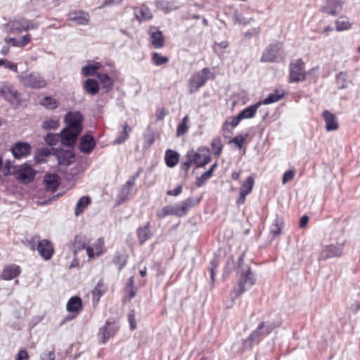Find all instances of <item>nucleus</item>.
Returning a JSON list of instances; mask_svg holds the SVG:
<instances>
[{
  "label": "nucleus",
  "instance_id": "nucleus-15",
  "mask_svg": "<svg viewBox=\"0 0 360 360\" xmlns=\"http://www.w3.org/2000/svg\"><path fill=\"white\" fill-rule=\"evenodd\" d=\"M139 176V172H136L127 181V183L122 187L120 193L118 194V204H121L126 201L131 192V188L135 184V181Z\"/></svg>",
  "mask_w": 360,
  "mask_h": 360
},
{
  "label": "nucleus",
  "instance_id": "nucleus-4",
  "mask_svg": "<svg viewBox=\"0 0 360 360\" xmlns=\"http://www.w3.org/2000/svg\"><path fill=\"white\" fill-rule=\"evenodd\" d=\"M20 83L25 87L40 89L46 86L43 77L38 72H23L17 76Z\"/></svg>",
  "mask_w": 360,
  "mask_h": 360
},
{
  "label": "nucleus",
  "instance_id": "nucleus-45",
  "mask_svg": "<svg viewBox=\"0 0 360 360\" xmlns=\"http://www.w3.org/2000/svg\"><path fill=\"white\" fill-rule=\"evenodd\" d=\"M59 126V121L55 119H47L43 121L41 127L46 130L55 129Z\"/></svg>",
  "mask_w": 360,
  "mask_h": 360
},
{
  "label": "nucleus",
  "instance_id": "nucleus-57",
  "mask_svg": "<svg viewBox=\"0 0 360 360\" xmlns=\"http://www.w3.org/2000/svg\"><path fill=\"white\" fill-rule=\"evenodd\" d=\"M23 23L25 27V31H27L30 30H35L39 27V25L37 23L32 22L25 19H23Z\"/></svg>",
  "mask_w": 360,
  "mask_h": 360
},
{
  "label": "nucleus",
  "instance_id": "nucleus-49",
  "mask_svg": "<svg viewBox=\"0 0 360 360\" xmlns=\"http://www.w3.org/2000/svg\"><path fill=\"white\" fill-rule=\"evenodd\" d=\"M212 176L211 171H207L200 176L197 178L196 185L200 187L204 185L205 182Z\"/></svg>",
  "mask_w": 360,
  "mask_h": 360
},
{
  "label": "nucleus",
  "instance_id": "nucleus-43",
  "mask_svg": "<svg viewBox=\"0 0 360 360\" xmlns=\"http://www.w3.org/2000/svg\"><path fill=\"white\" fill-rule=\"evenodd\" d=\"M336 30L338 32L346 30L350 27L349 20L345 17H340L335 21Z\"/></svg>",
  "mask_w": 360,
  "mask_h": 360
},
{
  "label": "nucleus",
  "instance_id": "nucleus-33",
  "mask_svg": "<svg viewBox=\"0 0 360 360\" xmlns=\"http://www.w3.org/2000/svg\"><path fill=\"white\" fill-rule=\"evenodd\" d=\"M90 203L91 199L89 196H82V198H80L78 202H77L75 209V216L78 217L79 215H80Z\"/></svg>",
  "mask_w": 360,
  "mask_h": 360
},
{
  "label": "nucleus",
  "instance_id": "nucleus-55",
  "mask_svg": "<svg viewBox=\"0 0 360 360\" xmlns=\"http://www.w3.org/2000/svg\"><path fill=\"white\" fill-rule=\"evenodd\" d=\"M31 40V35L26 34L22 36L18 39V44H17V47H22L27 44Z\"/></svg>",
  "mask_w": 360,
  "mask_h": 360
},
{
  "label": "nucleus",
  "instance_id": "nucleus-41",
  "mask_svg": "<svg viewBox=\"0 0 360 360\" xmlns=\"http://www.w3.org/2000/svg\"><path fill=\"white\" fill-rule=\"evenodd\" d=\"M336 84L340 89H345L347 86L348 81L347 74L344 72H340L336 76Z\"/></svg>",
  "mask_w": 360,
  "mask_h": 360
},
{
  "label": "nucleus",
  "instance_id": "nucleus-6",
  "mask_svg": "<svg viewBox=\"0 0 360 360\" xmlns=\"http://www.w3.org/2000/svg\"><path fill=\"white\" fill-rule=\"evenodd\" d=\"M36 244H37L39 254L46 260L51 259L53 253L51 242L46 239L39 240V237L36 236L32 237L29 242L30 248L34 250Z\"/></svg>",
  "mask_w": 360,
  "mask_h": 360
},
{
  "label": "nucleus",
  "instance_id": "nucleus-59",
  "mask_svg": "<svg viewBox=\"0 0 360 360\" xmlns=\"http://www.w3.org/2000/svg\"><path fill=\"white\" fill-rule=\"evenodd\" d=\"M260 333L259 332H257L256 330H254L245 342V345H248L249 346H251L253 341H255L259 336H260Z\"/></svg>",
  "mask_w": 360,
  "mask_h": 360
},
{
  "label": "nucleus",
  "instance_id": "nucleus-36",
  "mask_svg": "<svg viewBox=\"0 0 360 360\" xmlns=\"http://www.w3.org/2000/svg\"><path fill=\"white\" fill-rule=\"evenodd\" d=\"M131 129L128 126L127 124H125L123 126L122 131L118 134L117 137L113 141L114 145H119L124 143L128 138L129 134L130 133Z\"/></svg>",
  "mask_w": 360,
  "mask_h": 360
},
{
  "label": "nucleus",
  "instance_id": "nucleus-22",
  "mask_svg": "<svg viewBox=\"0 0 360 360\" xmlns=\"http://www.w3.org/2000/svg\"><path fill=\"white\" fill-rule=\"evenodd\" d=\"M104 242L103 239L96 240L91 246L86 248V253L89 258L101 255L103 252Z\"/></svg>",
  "mask_w": 360,
  "mask_h": 360
},
{
  "label": "nucleus",
  "instance_id": "nucleus-12",
  "mask_svg": "<svg viewBox=\"0 0 360 360\" xmlns=\"http://www.w3.org/2000/svg\"><path fill=\"white\" fill-rule=\"evenodd\" d=\"M35 175V170L30 165L27 164L21 165L15 172L18 180L24 184L31 182L34 179Z\"/></svg>",
  "mask_w": 360,
  "mask_h": 360
},
{
  "label": "nucleus",
  "instance_id": "nucleus-58",
  "mask_svg": "<svg viewBox=\"0 0 360 360\" xmlns=\"http://www.w3.org/2000/svg\"><path fill=\"white\" fill-rule=\"evenodd\" d=\"M260 333L259 332H257L256 330H254L245 342V345H248L249 346H251L253 341H255L259 336H260Z\"/></svg>",
  "mask_w": 360,
  "mask_h": 360
},
{
  "label": "nucleus",
  "instance_id": "nucleus-34",
  "mask_svg": "<svg viewBox=\"0 0 360 360\" xmlns=\"http://www.w3.org/2000/svg\"><path fill=\"white\" fill-rule=\"evenodd\" d=\"M82 300L78 297H71L67 303V310L70 312H78L82 309Z\"/></svg>",
  "mask_w": 360,
  "mask_h": 360
},
{
  "label": "nucleus",
  "instance_id": "nucleus-50",
  "mask_svg": "<svg viewBox=\"0 0 360 360\" xmlns=\"http://www.w3.org/2000/svg\"><path fill=\"white\" fill-rule=\"evenodd\" d=\"M218 264H219L218 262L217 261V259L215 258L212 259L210 262V266L209 267V271L210 273V278H211L212 283H214V282L215 281V279H214L215 269H217Z\"/></svg>",
  "mask_w": 360,
  "mask_h": 360
},
{
  "label": "nucleus",
  "instance_id": "nucleus-19",
  "mask_svg": "<svg viewBox=\"0 0 360 360\" xmlns=\"http://www.w3.org/2000/svg\"><path fill=\"white\" fill-rule=\"evenodd\" d=\"M96 141L91 135H84L81 137L79 143L80 150L85 153L89 154L95 148Z\"/></svg>",
  "mask_w": 360,
  "mask_h": 360
},
{
  "label": "nucleus",
  "instance_id": "nucleus-16",
  "mask_svg": "<svg viewBox=\"0 0 360 360\" xmlns=\"http://www.w3.org/2000/svg\"><path fill=\"white\" fill-rule=\"evenodd\" d=\"M255 180L252 176H249L244 181L240 188V194L237 200L238 205H243L245 203L246 196L252 192Z\"/></svg>",
  "mask_w": 360,
  "mask_h": 360
},
{
  "label": "nucleus",
  "instance_id": "nucleus-37",
  "mask_svg": "<svg viewBox=\"0 0 360 360\" xmlns=\"http://www.w3.org/2000/svg\"><path fill=\"white\" fill-rule=\"evenodd\" d=\"M280 323L277 324L262 322L256 329L257 332H259L261 335L269 334L274 328L279 326Z\"/></svg>",
  "mask_w": 360,
  "mask_h": 360
},
{
  "label": "nucleus",
  "instance_id": "nucleus-24",
  "mask_svg": "<svg viewBox=\"0 0 360 360\" xmlns=\"http://www.w3.org/2000/svg\"><path fill=\"white\" fill-rule=\"evenodd\" d=\"M323 116L326 122V129L327 131H334L338 128L337 118L334 114L328 110L323 112Z\"/></svg>",
  "mask_w": 360,
  "mask_h": 360
},
{
  "label": "nucleus",
  "instance_id": "nucleus-53",
  "mask_svg": "<svg viewBox=\"0 0 360 360\" xmlns=\"http://www.w3.org/2000/svg\"><path fill=\"white\" fill-rule=\"evenodd\" d=\"M56 355L53 350L45 351L40 355V360H55Z\"/></svg>",
  "mask_w": 360,
  "mask_h": 360
},
{
  "label": "nucleus",
  "instance_id": "nucleus-44",
  "mask_svg": "<svg viewBox=\"0 0 360 360\" xmlns=\"http://www.w3.org/2000/svg\"><path fill=\"white\" fill-rule=\"evenodd\" d=\"M40 103L48 109L53 110L58 107V103L56 99L51 96L44 97Z\"/></svg>",
  "mask_w": 360,
  "mask_h": 360
},
{
  "label": "nucleus",
  "instance_id": "nucleus-48",
  "mask_svg": "<svg viewBox=\"0 0 360 360\" xmlns=\"http://www.w3.org/2000/svg\"><path fill=\"white\" fill-rule=\"evenodd\" d=\"M4 65L7 69L13 71L15 72H18V67L16 64L6 60V59H0V66Z\"/></svg>",
  "mask_w": 360,
  "mask_h": 360
},
{
  "label": "nucleus",
  "instance_id": "nucleus-35",
  "mask_svg": "<svg viewBox=\"0 0 360 360\" xmlns=\"http://www.w3.org/2000/svg\"><path fill=\"white\" fill-rule=\"evenodd\" d=\"M262 103H257L256 104L248 106L242 110L238 115L241 117V119H249L252 118L255 116L257 110L261 105Z\"/></svg>",
  "mask_w": 360,
  "mask_h": 360
},
{
  "label": "nucleus",
  "instance_id": "nucleus-27",
  "mask_svg": "<svg viewBox=\"0 0 360 360\" xmlns=\"http://www.w3.org/2000/svg\"><path fill=\"white\" fill-rule=\"evenodd\" d=\"M59 165L68 166L75 161V156L70 151H60L57 155Z\"/></svg>",
  "mask_w": 360,
  "mask_h": 360
},
{
  "label": "nucleus",
  "instance_id": "nucleus-28",
  "mask_svg": "<svg viewBox=\"0 0 360 360\" xmlns=\"http://www.w3.org/2000/svg\"><path fill=\"white\" fill-rule=\"evenodd\" d=\"M150 222H147L143 227H140L137 229V235L141 245L144 243L152 236V232L150 230Z\"/></svg>",
  "mask_w": 360,
  "mask_h": 360
},
{
  "label": "nucleus",
  "instance_id": "nucleus-21",
  "mask_svg": "<svg viewBox=\"0 0 360 360\" xmlns=\"http://www.w3.org/2000/svg\"><path fill=\"white\" fill-rule=\"evenodd\" d=\"M6 33L18 34L25 31L23 19H16L4 25Z\"/></svg>",
  "mask_w": 360,
  "mask_h": 360
},
{
  "label": "nucleus",
  "instance_id": "nucleus-29",
  "mask_svg": "<svg viewBox=\"0 0 360 360\" xmlns=\"http://www.w3.org/2000/svg\"><path fill=\"white\" fill-rule=\"evenodd\" d=\"M20 268L16 265L6 266L2 273V278L4 280H11L20 274Z\"/></svg>",
  "mask_w": 360,
  "mask_h": 360
},
{
  "label": "nucleus",
  "instance_id": "nucleus-39",
  "mask_svg": "<svg viewBox=\"0 0 360 360\" xmlns=\"http://www.w3.org/2000/svg\"><path fill=\"white\" fill-rule=\"evenodd\" d=\"M284 95L283 91H276L275 93L268 95V96L263 101L262 103L264 105L271 104L278 101Z\"/></svg>",
  "mask_w": 360,
  "mask_h": 360
},
{
  "label": "nucleus",
  "instance_id": "nucleus-40",
  "mask_svg": "<svg viewBox=\"0 0 360 360\" xmlns=\"http://www.w3.org/2000/svg\"><path fill=\"white\" fill-rule=\"evenodd\" d=\"M211 147L214 150V153L217 157H219L222 151L223 145L221 141L220 136H216L214 138L211 143Z\"/></svg>",
  "mask_w": 360,
  "mask_h": 360
},
{
  "label": "nucleus",
  "instance_id": "nucleus-25",
  "mask_svg": "<svg viewBox=\"0 0 360 360\" xmlns=\"http://www.w3.org/2000/svg\"><path fill=\"white\" fill-rule=\"evenodd\" d=\"M102 67L101 63L88 60L87 64L82 68V74L84 77L92 76Z\"/></svg>",
  "mask_w": 360,
  "mask_h": 360
},
{
  "label": "nucleus",
  "instance_id": "nucleus-2",
  "mask_svg": "<svg viewBox=\"0 0 360 360\" xmlns=\"http://www.w3.org/2000/svg\"><path fill=\"white\" fill-rule=\"evenodd\" d=\"M198 200H195L191 198H188L184 201L174 205H167L164 207L160 212L157 213V217L160 219L164 218L167 215H176L182 217L185 215L188 210L193 205L198 204Z\"/></svg>",
  "mask_w": 360,
  "mask_h": 360
},
{
  "label": "nucleus",
  "instance_id": "nucleus-5",
  "mask_svg": "<svg viewBox=\"0 0 360 360\" xmlns=\"http://www.w3.org/2000/svg\"><path fill=\"white\" fill-rule=\"evenodd\" d=\"M0 96L15 107L22 104L21 94L8 82H0Z\"/></svg>",
  "mask_w": 360,
  "mask_h": 360
},
{
  "label": "nucleus",
  "instance_id": "nucleus-17",
  "mask_svg": "<svg viewBox=\"0 0 360 360\" xmlns=\"http://www.w3.org/2000/svg\"><path fill=\"white\" fill-rule=\"evenodd\" d=\"M345 2V0H326L323 11L328 14L335 15L341 11Z\"/></svg>",
  "mask_w": 360,
  "mask_h": 360
},
{
  "label": "nucleus",
  "instance_id": "nucleus-9",
  "mask_svg": "<svg viewBox=\"0 0 360 360\" xmlns=\"http://www.w3.org/2000/svg\"><path fill=\"white\" fill-rule=\"evenodd\" d=\"M188 156L198 167H204L211 160L210 152L205 147H200L196 151L193 149L188 150Z\"/></svg>",
  "mask_w": 360,
  "mask_h": 360
},
{
  "label": "nucleus",
  "instance_id": "nucleus-18",
  "mask_svg": "<svg viewBox=\"0 0 360 360\" xmlns=\"http://www.w3.org/2000/svg\"><path fill=\"white\" fill-rule=\"evenodd\" d=\"M68 20L78 25H86L90 20L89 14L84 11H73L68 13Z\"/></svg>",
  "mask_w": 360,
  "mask_h": 360
},
{
  "label": "nucleus",
  "instance_id": "nucleus-38",
  "mask_svg": "<svg viewBox=\"0 0 360 360\" xmlns=\"http://www.w3.org/2000/svg\"><path fill=\"white\" fill-rule=\"evenodd\" d=\"M96 77L101 82L103 88L110 89L113 85V82L112 79L108 76V75L105 73H97Z\"/></svg>",
  "mask_w": 360,
  "mask_h": 360
},
{
  "label": "nucleus",
  "instance_id": "nucleus-60",
  "mask_svg": "<svg viewBox=\"0 0 360 360\" xmlns=\"http://www.w3.org/2000/svg\"><path fill=\"white\" fill-rule=\"evenodd\" d=\"M122 0H104L103 4L99 8H103L105 6L119 5L122 3Z\"/></svg>",
  "mask_w": 360,
  "mask_h": 360
},
{
  "label": "nucleus",
  "instance_id": "nucleus-51",
  "mask_svg": "<svg viewBox=\"0 0 360 360\" xmlns=\"http://www.w3.org/2000/svg\"><path fill=\"white\" fill-rule=\"evenodd\" d=\"M186 161L181 164V168L182 170H184L186 172L188 171L192 164H194V161L192 160V158L188 156V151L187 152L186 156Z\"/></svg>",
  "mask_w": 360,
  "mask_h": 360
},
{
  "label": "nucleus",
  "instance_id": "nucleus-62",
  "mask_svg": "<svg viewBox=\"0 0 360 360\" xmlns=\"http://www.w3.org/2000/svg\"><path fill=\"white\" fill-rule=\"evenodd\" d=\"M125 290L129 300L133 298L136 293V288L134 286H126Z\"/></svg>",
  "mask_w": 360,
  "mask_h": 360
},
{
  "label": "nucleus",
  "instance_id": "nucleus-56",
  "mask_svg": "<svg viewBox=\"0 0 360 360\" xmlns=\"http://www.w3.org/2000/svg\"><path fill=\"white\" fill-rule=\"evenodd\" d=\"M295 176V172L292 170L286 171L283 176L282 183L286 184L288 181L292 180Z\"/></svg>",
  "mask_w": 360,
  "mask_h": 360
},
{
  "label": "nucleus",
  "instance_id": "nucleus-26",
  "mask_svg": "<svg viewBox=\"0 0 360 360\" xmlns=\"http://www.w3.org/2000/svg\"><path fill=\"white\" fill-rule=\"evenodd\" d=\"M44 181L46 188L50 191H55L59 186V176L55 174H49L44 176Z\"/></svg>",
  "mask_w": 360,
  "mask_h": 360
},
{
  "label": "nucleus",
  "instance_id": "nucleus-30",
  "mask_svg": "<svg viewBox=\"0 0 360 360\" xmlns=\"http://www.w3.org/2000/svg\"><path fill=\"white\" fill-rule=\"evenodd\" d=\"M84 89L88 94L94 96L98 93L99 85L96 79L89 78L84 82Z\"/></svg>",
  "mask_w": 360,
  "mask_h": 360
},
{
  "label": "nucleus",
  "instance_id": "nucleus-54",
  "mask_svg": "<svg viewBox=\"0 0 360 360\" xmlns=\"http://www.w3.org/2000/svg\"><path fill=\"white\" fill-rule=\"evenodd\" d=\"M128 321L130 325L131 330H134L136 328L134 310H131L129 311L128 314Z\"/></svg>",
  "mask_w": 360,
  "mask_h": 360
},
{
  "label": "nucleus",
  "instance_id": "nucleus-3",
  "mask_svg": "<svg viewBox=\"0 0 360 360\" xmlns=\"http://www.w3.org/2000/svg\"><path fill=\"white\" fill-rule=\"evenodd\" d=\"M284 58L283 45L281 42L270 44L264 51L260 61L263 63H278Z\"/></svg>",
  "mask_w": 360,
  "mask_h": 360
},
{
  "label": "nucleus",
  "instance_id": "nucleus-47",
  "mask_svg": "<svg viewBox=\"0 0 360 360\" xmlns=\"http://www.w3.org/2000/svg\"><path fill=\"white\" fill-rule=\"evenodd\" d=\"M59 139L61 140V134L59 135L49 133L44 137V141L50 146L56 145Z\"/></svg>",
  "mask_w": 360,
  "mask_h": 360
},
{
  "label": "nucleus",
  "instance_id": "nucleus-42",
  "mask_svg": "<svg viewBox=\"0 0 360 360\" xmlns=\"http://www.w3.org/2000/svg\"><path fill=\"white\" fill-rule=\"evenodd\" d=\"M188 116H185L182 121L178 124L177 129H176V136H180L181 135H184L186 134L188 131Z\"/></svg>",
  "mask_w": 360,
  "mask_h": 360
},
{
  "label": "nucleus",
  "instance_id": "nucleus-13",
  "mask_svg": "<svg viewBox=\"0 0 360 360\" xmlns=\"http://www.w3.org/2000/svg\"><path fill=\"white\" fill-rule=\"evenodd\" d=\"M150 44L155 49H161L165 46V38L162 32L155 26H150L148 30Z\"/></svg>",
  "mask_w": 360,
  "mask_h": 360
},
{
  "label": "nucleus",
  "instance_id": "nucleus-52",
  "mask_svg": "<svg viewBox=\"0 0 360 360\" xmlns=\"http://www.w3.org/2000/svg\"><path fill=\"white\" fill-rule=\"evenodd\" d=\"M247 136L248 135H245V136H243V135H238L233 139H231L230 141V143H233L236 144L238 147V148H241L243 143L245 141Z\"/></svg>",
  "mask_w": 360,
  "mask_h": 360
},
{
  "label": "nucleus",
  "instance_id": "nucleus-63",
  "mask_svg": "<svg viewBox=\"0 0 360 360\" xmlns=\"http://www.w3.org/2000/svg\"><path fill=\"white\" fill-rule=\"evenodd\" d=\"M229 122L228 120H226L224 124H223V136L225 137V138H229L231 136V131L230 129H229Z\"/></svg>",
  "mask_w": 360,
  "mask_h": 360
},
{
  "label": "nucleus",
  "instance_id": "nucleus-64",
  "mask_svg": "<svg viewBox=\"0 0 360 360\" xmlns=\"http://www.w3.org/2000/svg\"><path fill=\"white\" fill-rule=\"evenodd\" d=\"M166 115V112L164 108H159L155 112L156 120L158 121L162 120Z\"/></svg>",
  "mask_w": 360,
  "mask_h": 360
},
{
  "label": "nucleus",
  "instance_id": "nucleus-8",
  "mask_svg": "<svg viewBox=\"0 0 360 360\" xmlns=\"http://www.w3.org/2000/svg\"><path fill=\"white\" fill-rule=\"evenodd\" d=\"M210 70L207 68L195 73L189 79L188 87L189 94H193L198 91L199 89L202 86L208 79Z\"/></svg>",
  "mask_w": 360,
  "mask_h": 360
},
{
  "label": "nucleus",
  "instance_id": "nucleus-11",
  "mask_svg": "<svg viewBox=\"0 0 360 360\" xmlns=\"http://www.w3.org/2000/svg\"><path fill=\"white\" fill-rule=\"evenodd\" d=\"M342 243L323 245L320 255V259H326L333 257H339L342 255Z\"/></svg>",
  "mask_w": 360,
  "mask_h": 360
},
{
  "label": "nucleus",
  "instance_id": "nucleus-46",
  "mask_svg": "<svg viewBox=\"0 0 360 360\" xmlns=\"http://www.w3.org/2000/svg\"><path fill=\"white\" fill-rule=\"evenodd\" d=\"M152 58H153V63L156 65H165L169 60L168 58H167L165 56H162L161 54H160L158 53H153V55H152Z\"/></svg>",
  "mask_w": 360,
  "mask_h": 360
},
{
  "label": "nucleus",
  "instance_id": "nucleus-23",
  "mask_svg": "<svg viewBox=\"0 0 360 360\" xmlns=\"http://www.w3.org/2000/svg\"><path fill=\"white\" fill-rule=\"evenodd\" d=\"M134 13L136 19L139 22L146 21L153 18V14L145 4H142L139 8H134Z\"/></svg>",
  "mask_w": 360,
  "mask_h": 360
},
{
  "label": "nucleus",
  "instance_id": "nucleus-7",
  "mask_svg": "<svg viewBox=\"0 0 360 360\" xmlns=\"http://www.w3.org/2000/svg\"><path fill=\"white\" fill-rule=\"evenodd\" d=\"M307 72L304 71V63L300 58L290 64V82H299L305 80Z\"/></svg>",
  "mask_w": 360,
  "mask_h": 360
},
{
  "label": "nucleus",
  "instance_id": "nucleus-61",
  "mask_svg": "<svg viewBox=\"0 0 360 360\" xmlns=\"http://www.w3.org/2000/svg\"><path fill=\"white\" fill-rule=\"evenodd\" d=\"M29 355L25 349H20L15 357V360H28Z\"/></svg>",
  "mask_w": 360,
  "mask_h": 360
},
{
  "label": "nucleus",
  "instance_id": "nucleus-20",
  "mask_svg": "<svg viewBox=\"0 0 360 360\" xmlns=\"http://www.w3.org/2000/svg\"><path fill=\"white\" fill-rule=\"evenodd\" d=\"M31 146L27 143H18L12 148V153L16 159L27 156L30 153Z\"/></svg>",
  "mask_w": 360,
  "mask_h": 360
},
{
  "label": "nucleus",
  "instance_id": "nucleus-31",
  "mask_svg": "<svg viewBox=\"0 0 360 360\" xmlns=\"http://www.w3.org/2000/svg\"><path fill=\"white\" fill-rule=\"evenodd\" d=\"M179 155L178 153L171 150L167 149L165 153V162L167 167H174L179 162Z\"/></svg>",
  "mask_w": 360,
  "mask_h": 360
},
{
  "label": "nucleus",
  "instance_id": "nucleus-14",
  "mask_svg": "<svg viewBox=\"0 0 360 360\" xmlns=\"http://www.w3.org/2000/svg\"><path fill=\"white\" fill-rule=\"evenodd\" d=\"M117 330L118 327L115 323L107 321L105 326L99 329L98 336L101 338V343H106L110 338L115 335Z\"/></svg>",
  "mask_w": 360,
  "mask_h": 360
},
{
  "label": "nucleus",
  "instance_id": "nucleus-1",
  "mask_svg": "<svg viewBox=\"0 0 360 360\" xmlns=\"http://www.w3.org/2000/svg\"><path fill=\"white\" fill-rule=\"evenodd\" d=\"M66 127L61 131V143L72 146L83 129V115L78 111L69 112L65 116Z\"/></svg>",
  "mask_w": 360,
  "mask_h": 360
},
{
  "label": "nucleus",
  "instance_id": "nucleus-32",
  "mask_svg": "<svg viewBox=\"0 0 360 360\" xmlns=\"http://www.w3.org/2000/svg\"><path fill=\"white\" fill-rule=\"evenodd\" d=\"M283 227V220L278 216H276V219L274 220V222L270 227V234L274 237L280 235Z\"/></svg>",
  "mask_w": 360,
  "mask_h": 360
},
{
  "label": "nucleus",
  "instance_id": "nucleus-10",
  "mask_svg": "<svg viewBox=\"0 0 360 360\" xmlns=\"http://www.w3.org/2000/svg\"><path fill=\"white\" fill-rule=\"evenodd\" d=\"M255 278L253 274L251 272L250 269L248 268L245 271L241 274L238 286V288H235L231 293L234 295V297H238L243 292L246 290L247 288H250L255 283Z\"/></svg>",
  "mask_w": 360,
  "mask_h": 360
}]
</instances>
